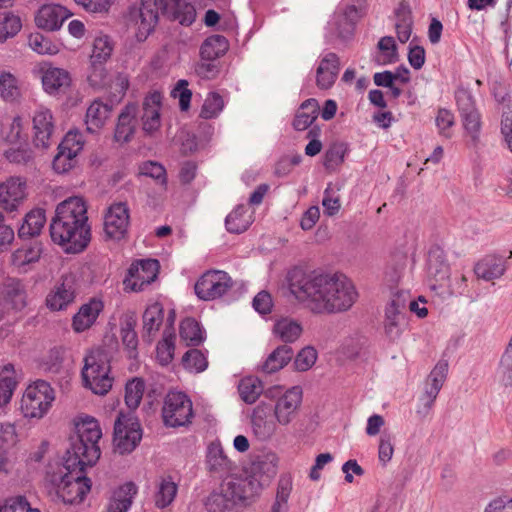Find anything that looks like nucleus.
Segmentation results:
<instances>
[{
    "label": "nucleus",
    "instance_id": "obj_1",
    "mask_svg": "<svg viewBox=\"0 0 512 512\" xmlns=\"http://www.w3.org/2000/svg\"><path fill=\"white\" fill-rule=\"evenodd\" d=\"M291 294L311 313L326 315L349 310L358 293L343 274H328L294 268L287 274Z\"/></svg>",
    "mask_w": 512,
    "mask_h": 512
},
{
    "label": "nucleus",
    "instance_id": "obj_2",
    "mask_svg": "<svg viewBox=\"0 0 512 512\" xmlns=\"http://www.w3.org/2000/svg\"><path fill=\"white\" fill-rule=\"evenodd\" d=\"M50 235L66 253H80L91 240L87 206L81 197H70L58 204L50 223Z\"/></svg>",
    "mask_w": 512,
    "mask_h": 512
},
{
    "label": "nucleus",
    "instance_id": "obj_3",
    "mask_svg": "<svg viewBox=\"0 0 512 512\" xmlns=\"http://www.w3.org/2000/svg\"><path fill=\"white\" fill-rule=\"evenodd\" d=\"M253 476L246 478H231L224 481L206 499L205 507L208 512H230L235 506L247 504L257 496L263 485L275 475L273 461L260 460L253 464Z\"/></svg>",
    "mask_w": 512,
    "mask_h": 512
},
{
    "label": "nucleus",
    "instance_id": "obj_4",
    "mask_svg": "<svg viewBox=\"0 0 512 512\" xmlns=\"http://www.w3.org/2000/svg\"><path fill=\"white\" fill-rule=\"evenodd\" d=\"M73 459L49 463L46 470V485L51 495L65 504H78L91 489V481L84 475L87 464L72 465Z\"/></svg>",
    "mask_w": 512,
    "mask_h": 512
},
{
    "label": "nucleus",
    "instance_id": "obj_5",
    "mask_svg": "<svg viewBox=\"0 0 512 512\" xmlns=\"http://www.w3.org/2000/svg\"><path fill=\"white\" fill-rule=\"evenodd\" d=\"M77 437L71 440L64 457L73 459L72 465L87 464L92 466L100 457L98 442L102 432L98 421L93 417L86 416L76 424Z\"/></svg>",
    "mask_w": 512,
    "mask_h": 512
},
{
    "label": "nucleus",
    "instance_id": "obj_6",
    "mask_svg": "<svg viewBox=\"0 0 512 512\" xmlns=\"http://www.w3.org/2000/svg\"><path fill=\"white\" fill-rule=\"evenodd\" d=\"M168 0H140L139 6H131L126 14L127 28L137 41L143 42L153 32L161 12L167 8Z\"/></svg>",
    "mask_w": 512,
    "mask_h": 512
},
{
    "label": "nucleus",
    "instance_id": "obj_7",
    "mask_svg": "<svg viewBox=\"0 0 512 512\" xmlns=\"http://www.w3.org/2000/svg\"><path fill=\"white\" fill-rule=\"evenodd\" d=\"M366 12V0H341L327 24V37L347 40L352 37L355 25Z\"/></svg>",
    "mask_w": 512,
    "mask_h": 512
},
{
    "label": "nucleus",
    "instance_id": "obj_8",
    "mask_svg": "<svg viewBox=\"0 0 512 512\" xmlns=\"http://www.w3.org/2000/svg\"><path fill=\"white\" fill-rule=\"evenodd\" d=\"M110 364L107 354L100 350H91L84 358L82 378L85 387L94 394L105 395L112 388Z\"/></svg>",
    "mask_w": 512,
    "mask_h": 512
},
{
    "label": "nucleus",
    "instance_id": "obj_9",
    "mask_svg": "<svg viewBox=\"0 0 512 512\" xmlns=\"http://www.w3.org/2000/svg\"><path fill=\"white\" fill-rule=\"evenodd\" d=\"M269 397L273 399V416L279 426H289L299 416L302 402L303 390L300 386H292L282 391L277 387L271 389Z\"/></svg>",
    "mask_w": 512,
    "mask_h": 512
},
{
    "label": "nucleus",
    "instance_id": "obj_10",
    "mask_svg": "<svg viewBox=\"0 0 512 512\" xmlns=\"http://www.w3.org/2000/svg\"><path fill=\"white\" fill-rule=\"evenodd\" d=\"M55 399L50 384L44 380H37L29 385L21 399V410L26 418L41 419L49 411Z\"/></svg>",
    "mask_w": 512,
    "mask_h": 512
},
{
    "label": "nucleus",
    "instance_id": "obj_11",
    "mask_svg": "<svg viewBox=\"0 0 512 512\" xmlns=\"http://www.w3.org/2000/svg\"><path fill=\"white\" fill-rule=\"evenodd\" d=\"M410 296L407 291L397 290L385 309L384 330L386 336L395 341L400 338L407 325L406 307Z\"/></svg>",
    "mask_w": 512,
    "mask_h": 512
},
{
    "label": "nucleus",
    "instance_id": "obj_12",
    "mask_svg": "<svg viewBox=\"0 0 512 512\" xmlns=\"http://www.w3.org/2000/svg\"><path fill=\"white\" fill-rule=\"evenodd\" d=\"M192 417V401L185 393L171 391L166 395L162 407V418L166 426H185L191 422Z\"/></svg>",
    "mask_w": 512,
    "mask_h": 512
},
{
    "label": "nucleus",
    "instance_id": "obj_13",
    "mask_svg": "<svg viewBox=\"0 0 512 512\" xmlns=\"http://www.w3.org/2000/svg\"><path fill=\"white\" fill-rule=\"evenodd\" d=\"M233 287V280L222 270H208L194 285L195 294L204 301H212L224 296Z\"/></svg>",
    "mask_w": 512,
    "mask_h": 512
},
{
    "label": "nucleus",
    "instance_id": "obj_14",
    "mask_svg": "<svg viewBox=\"0 0 512 512\" xmlns=\"http://www.w3.org/2000/svg\"><path fill=\"white\" fill-rule=\"evenodd\" d=\"M142 439L139 422L132 417L120 414L114 425V445L120 454L132 452Z\"/></svg>",
    "mask_w": 512,
    "mask_h": 512
},
{
    "label": "nucleus",
    "instance_id": "obj_15",
    "mask_svg": "<svg viewBox=\"0 0 512 512\" xmlns=\"http://www.w3.org/2000/svg\"><path fill=\"white\" fill-rule=\"evenodd\" d=\"M159 272V262L156 259L137 260L131 264L124 279L126 290L143 291L156 278Z\"/></svg>",
    "mask_w": 512,
    "mask_h": 512
},
{
    "label": "nucleus",
    "instance_id": "obj_16",
    "mask_svg": "<svg viewBox=\"0 0 512 512\" xmlns=\"http://www.w3.org/2000/svg\"><path fill=\"white\" fill-rule=\"evenodd\" d=\"M76 278L72 273L62 275L60 281L46 296V306L50 311L66 310L76 298Z\"/></svg>",
    "mask_w": 512,
    "mask_h": 512
},
{
    "label": "nucleus",
    "instance_id": "obj_17",
    "mask_svg": "<svg viewBox=\"0 0 512 512\" xmlns=\"http://www.w3.org/2000/svg\"><path fill=\"white\" fill-rule=\"evenodd\" d=\"M448 373L447 361H439L430 372L426 379L424 393L420 397L421 407L417 410L418 414L426 416L433 404L446 380Z\"/></svg>",
    "mask_w": 512,
    "mask_h": 512
},
{
    "label": "nucleus",
    "instance_id": "obj_18",
    "mask_svg": "<svg viewBox=\"0 0 512 512\" xmlns=\"http://www.w3.org/2000/svg\"><path fill=\"white\" fill-rule=\"evenodd\" d=\"M33 142L36 147L48 148L56 131L55 120L50 109L40 106L32 116Z\"/></svg>",
    "mask_w": 512,
    "mask_h": 512
},
{
    "label": "nucleus",
    "instance_id": "obj_19",
    "mask_svg": "<svg viewBox=\"0 0 512 512\" xmlns=\"http://www.w3.org/2000/svg\"><path fill=\"white\" fill-rule=\"evenodd\" d=\"M129 208L124 202L113 203L104 217V232L107 237L114 240L122 239L129 226Z\"/></svg>",
    "mask_w": 512,
    "mask_h": 512
},
{
    "label": "nucleus",
    "instance_id": "obj_20",
    "mask_svg": "<svg viewBox=\"0 0 512 512\" xmlns=\"http://www.w3.org/2000/svg\"><path fill=\"white\" fill-rule=\"evenodd\" d=\"M427 273L433 282L431 288L442 289L449 280L450 265L445 251L439 246H433L428 252Z\"/></svg>",
    "mask_w": 512,
    "mask_h": 512
},
{
    "label": "nucleus",
    "instance_id": "obj_21",
    "mask_svg": "<svg viewBox=\"0 0 512 512\" xmlns=\"http://www.w3.org/2000/svg\"><path fill=\"white\" fill-rule=\"evenodd\" d=\"M27 305L24 284L15 278H7L0 284V306L6 310L21 311Z\"/></svg>",
    "mask_w": 512,
    "mask_h": 512
},
{
    "label": "nucleus",
    "instance_id": "obj_22",
    "mask_svg": "<svg viewBox=\"0 0 512 512\" xmlns=\"http://www.w3.org/2000/svg\"><path fill=\"white\" fill-rule=\"evenodd\" d=\"M113 51V43L107 35H99L93 43V51L91 62L93 65V73L88 76L90 83L94 86L103 84L105 70L102 63L110 58Z\"/></svg>",
    "mask_w": 512,
    "mask_h": 512
},
{
    "label": "nucleus",
    "instance_id": "obj_23",
    "mask_svg": "<svg viewBox=\"0 0 512 512\" xmlns=\"http://www.w3.org/2000/svg\"><path fill=\"white\" fill-rule=\"evenodd\" d=\"M26 198V182L10 177L0 185V206L7 212L16 211Z\"/></svg>",
    "mask_w": 512,
    "mask_h": 512
},
{
    "label": "nucleus",
    "instance_id": "obj_24",
    "mask_svg": "<svg viewBox=\"0 0 512 512\" xmlns=\"http://www.w3.org/2000/svg\"><path fill=\"white\" fill-rule=\"evenodd\" d=\"M340 71L339 57L329 52L319 57V63L316 68V85L319 89L327 90L331 88Z\"/></svg>",
    "mask_w": 512,
    "mask_h": 512
},
{
    "label": "nucleus",
    "instance_id": "obj_25",
    "mask_svg": "<svg viewBox=\"0 0 512 512\" xmlns=\"http://www.w3.org/2000/svg\"><path fill=\"white\" fill-rule=\"evenodd\" d=\"M163 95L159 91L150 92L143 101L141 117L144 132L152 134L161 126L160 110Z\"/></svg>",
    "mask_w": 512,
    "mask_h": 512
},
{
    "label": "nucleus",
    "instance_id": "obj_26",
    "mask_svg": "<svg viewBox=\"0 0 512 512\" xmlns=\"http://www.w3.org/2000/svg\"><path fill=\"white\" fill-rule=\"evenodd\" d=\"M251 423L255 436L263 441L270 439L276 433L279 426L277 420L270 414V409L265 404H259L254 408Z\"/></svg>",
    "mask_w": 512,
    "mask_h": 512
},
{
    "label": "nucleus",
    "instance_id": "obj_27",
    "mask_svg": "<svg viewBox=\"0 0 512 512\" xmlns=\"http://www.w3.org/2000/svg\"><path fill=\"white\" fill-rule=\"evenodd\" d=\"M103 309V301L96 297L91 298L88 302L82 304L72 319V327L74 331L81 333L92 327Z\"/></svg>",
    "mask_w": 512,
    "mask_h": 512
},
{
    "label": "nucleus",
    "instance_id": "obj_28",
    "mask_svg": "<svg viewBox=\"0 0 512 512\" xmlns=\"http://www.w3.org/2000/svg\"><path fill=\"white\" fill-rule=\"evenodd\" d=\"M70 16L68 10L58 4H45L38 10L35 22L39 28L47 31L58 30L64 20Z\"/></svg>",
    "mask_w": 512,
    "mask_h": 512
},
{
    "label": "nucleus",
    "instance_id": "obj_29",
    "mask_svg": "<svg viewBox=\"0 0 512 512\" xmlns=\"http://www.w3.org/2000/svg\"><path fill=\"white\" fill-rule=\"evenodd\" d=\"M70 83L71 78L66 70L52 66L42 68V85L48 94L55 95L65 92Z\"/></svg>",
    "mask_w": 512,
    "mask_h": 512
},
{
    "label": "nucleus",
    "instance_id": "obj_30",
    "mask_svg": "<svg viewBox=\"0 0 512 512\" xmlns=\"http://www.w3.org/2000/svg\"><path fill=\"white\" fill-rule=\"evenodd\" d=\"M506 271L505 261L496 255H487L474 266L475 275L484 280L491 281L500 278Z\"/></svg>",
    "mask_w": 512,
    "mask_h": 512
},
{
    "label": "nucleus",
    "instance_id": "obj_31",
    "mask_svg": "<svg viewBox=\"0 0 512 512\" xmlns=\"http://www.w3.org/2000/svg\"><path fill=\"white\" fill-rule=\"evenodd\" d=\"M137 106L135 104H127L118 117L115 129V140L117 142H128L135 131Z\"/></svg>",
    "mask_w": 512,
    "mask_h": 512
},
{
    "label": "nucleus",
    "instance_id": "obj_32",
    "mask_svg": "<svg viewBox=\"0 0 512 512\" xmlns=\"http://www.w3.org/2000/svg\"><path fill=\"white\" fill-rule=\"evenodd\" d=\"M178 492V484L170 475L160 476L156 480L154 503L159 509L170 506L175 500Z\"/></svg>",
    "mask_w": 512,
    "mask_h": 512
},
{
    "label": "nucleus",
    "instance_id": "obj_33",
    "mask_svg": "<svg viewBox=\"0 0 512 512\" xmlns=\"http://www.w3.org/2000/svg\"><path fill=\"white\" fill-rule=\"evenodd\" d=\"M206 464L210 472L224 475L233 470V463L219 443H211L207 449Z\"/></svg>",
    "mask_w": 512,
    "mask_h": 512
},
{
    "label": "nucleus",
    "instance_id": "obj_34",
    "mask_svg": "<svg viewBox=\"0 0 512 512\" xmlns=\"http://www.w3.org/2000/svg\"><path fill=\"white\" fill-rule=\"evenodd\" d=\"M111 111V105L104 103L101 100H94L86 111L85 123L87 131L95 133L100 130L105 125Z\"/></svg>",
    "mask_w": 512,
    "mask_h": 512
},
{
    "label": "nucleus",
    "instance_id": "obj_35",
    "mask_svg": "<svg viewBox=\"0 0 512 512\" xmlns=\"http://www.w3.org/2000/svg\"><path fill=\"white\" fill-rule=\"evenodd\" d=\"M253 213L244 205H238L225 218V226L228 232L240 234L245 232L253 223Z\"/></svg>",
    "mask_w": 512,
    "mask_h": 512
},
{
    "label": "nucleus",
    "instance_id": "obj_36",
    "mask_svg": "<svg viewBox=\"0 0 512 512\" xmlns=\"http://www.w3.org/2000/svg\"><path fill=\"white\" fill-rule=\"evenodd\" d=\"M19 383L13 364L8 363L0 371V408L10 403Z\"/></svg>",
    "mask_w": 512,
    "mask_h": 512
},
{
    "label": "nucleus",
    "instance_id": "obj_37",
    "mask_svg": "<svg viewBox=\"0 0 512 512\" xmlns=\"http://www.w3.org/2000/svg\"><path fill=\"white\" fill-rule=\"evenodd\" d=\"M137 492L138 488L133 482L121 485L113 493L112 500L108 506V512H127Z\"/></svg>",
    "mask_w": 512,
    "mask_h": 512
},
{
    "label": "nucleus",
    "instance_id": "obj_38",
    "mask_svg": "<svg viewBox=\"0 0 512 512\" xmlns=\"http://www.w3.org/2000/svg\"><path fill=\"white\" fill-rule=\"evenodd\" d=\"M46 223L45 211L36 208L28 212L18 230V235L22 239H29L38 236Z\"/></svg>",
    "mask_w": 512,
    "mask_h": 512
},
{
    "label": "nucleus",
    "instance_id": "obj_39",
    "mask_svg": "<svg viewBox=\"0 0 512 512\" xmlns=\"http://www.w3.org/2000/svg\"><path fill=\"white\" fill-rule=\"evenodd\" d=\"M143 336L153 338L159 331L163 319L164 308L159 302H154L147 306L143 313Z\"/></svg>",
    "mask_w": 512,
    "mask_h": 512
},
{
    "label": "nucleus",
    "instance_id": "obj_40",
    "mask_svg": "<svg viewBox=\"0 0 512 512\" xmlns=\"http://www.w3.org/2000/svg\"><path fill=\"white\" fill-rule=\"evenodd\" d=\"M302 325L289 317H283L277 320L273 326V334L284 343L295 342L302 334Z\"/></svg>",
    "mask_w": 512,
    "mask_h": 512
},
{
    "label": "nucleus",
    "instance_id": "obj_41",
    "mask_svg": "<svg viewBox=\"0 0 512 512\" xmlns=\"http://www.w3.org/2000/svg\"><path fill=\"white\" fill-rule=\"evenodd\" d=\"M229 49L228 40L219 34L207 37L200 47V56L203 60L213 61L222 57Z\"/></svg>",
    "mask_w": 512,
    "mask_h": 512
},
{
    "label": "nucleus",
    "instance_id": "obj_42",
    "mask_svg": "<svg viewBox=\"0 0 512 512\" xmlns=\"http://www.w3.org/2000/svg\"><path fill=\"white\" fill-rule=\"evenodd\" d=\"M319 114V104L316 99L310 98L304 101L299 107L293 120V127L297 131H304L309 128Z\"/></svg>",
    "mask_w": 512,
    "mask_h": 512
},
{
    "label": "nucleus",
    "instance_id": "obj_43",
    "mask_svg": "<svg viewBox=\"0 0 512 512\" xmlns=\"http://www.w3.org/2000/svg\"><path fill=\"white\" fill-rule=\"evenodd\" d=\"M292 357V348L288 345H281L266 358L262 365V371L267 374L275 373L284 368L290 362Z\"/></svg>",
    "mask_w": 512,
    "mask_h": 512
},
{
    "label": "nucleus",
    "instance_id": "obj_44",
    "mask_svg": "<svg viewBox=\"0 0 512 512\" xmlns=\"http://www.w3.org/2000/svg\"><path fill=\"white\" fill-rule=\"evenodd\" d=\"M180 337L188 346H198L204 341V331L194 318H186L180 324Z\"/></svg>",
    "mask_w": 512,
    "mask_h": 512
},
{
    "label": "nucleus",
    "instance_id": "obj_45",
    "mask_svg": "<svg viewBox=\"0 0 512 512\" xmlns=\"http://www.w3.org/2000/svg\"><path fill=\"white\" fill-rule=\"evenodd\" d=\"M379 54L375 57V62L379 65L395 63L398 60L396 43L393 37H382L377 45Z\"/></svg>",
    "mask_w": 512,
    "mask_h": 512
},
{
    "label": "nucleus",
    "instance_id": "obj_46",
    "mask_svg": "<svg viewBox=\"0 0 512 512\" xmlns=\"http://www.w3.org/2000/svg\"><path fill=\"white\" fill-rule=\"evenodd\" d=\"M241 399L247 404H253L263 391L260 380L254 377L243 378L238 386Z\"/></svg>",
    "mask_w": 512,
    "mask_h": 512
},
{
    "label": "nucleus",
    "instance_id": "obj_47",
    "mask_svg": "<svg viewBox=\"0 0 512 512\" xmlns=\"http://www.w3.org/2000/svg\"><path fill=\"white\" fill-rule=\"evenodd\" d=\"M145 390L144 381L140 378H133L128 381L125 387V403L129 409L135 410L141 403Z\"/></svg>",
    "mask_w": 512,
    "mask_h": 512
},
{
    "label": "nucleus",
    "instance_id": "obj_48",
    "mask_svg": "<svg viewBox=\"0 0 512 512\" xmlns=\"http://www.w3.org/2000/svg\"><path fill=\"white\" fill-rule=\"evenodd\" d=\"M135 325V320L133 318H129L122 323L120 329L122 343L128 349L130 357H135L138 346V337L135 331Z\"/></svg>",
    "mask_w": 512,
    "mask_h": 512
},
{
    "label": "nucleus",
    "instance_id": "obj_49",
    "mask_svg": "<svg viewBox=\"0 0 512 512\" xmlns=\"http://www.w3.org/2000/svg\"><path fill=\"white\" fill-rule=\"evenodd\" d=\"M340 188L332 183H328L326 189L324 190V195L322 199V206L324 208V213L327 216H334L340 210V196L338 194Z\"/></svg>",
    "mask_w": 512,
    "mask_h": 512
},
{
    "label": "nucleus",
    "instance_id": "obj_50",
    "mask_svg": "<svg viewBox=\"0 0 512 512\" xmlns=\"http://www.w3.org/2000/svg\"><path fill=\"white\" fill-rule=\"evenodd\" d=\"M435 124L440 136L447 139L451 138L453 135L452 128L455 124L454 114L446 108H439L435 116Z\"/></svg>",
    "mask_w": 512,
    "mask_h": 512
},
{
    "label": "nucleus",
    "instance_id": "obj_51",
    "mask_svg": "<svg viewBox=\"0 0 512 512\" xmlns=\"http://www.w3.org/2000/svg\"><path fill=\"white\" fill-rule=\"evenodd\" d=\"M183 366L194 372H203L207 366L208 361L206 355L197 349L188 350L182 358Z\"/></svg>",
    "mask_w": 512,
    "mask_h": 512
},
{
    "label": "nucleus",
    "instance_id": "obj_52",
    "mask_svg": "<svg viewBox=\"0 0 512 512\" xmlns=\"http://www.w3.org/2000/svg\"><path fill=\"white\" fill-rule=\"evenodd\" d=\"M21 29V20L13 14L0 15V42L15 36Z\"/></svg>",
    "mask_w": 512,
    "mask_h": 512
},
{
    "label": "nucleus",
    "instance_id": "obj_53",
    "mask_svg": "<svg viewBox=\"0 0 512 512\" xmlns=\"http://www.w3.org/2000/svg\"><path fill=\"white\" fill-rule=\"evenodd\" d=\"M174 338L175 336L172 333L165 331L162 341L157 344L156 354L161 365H167L173 359L175 349Z\"/></svg>",
    "mask_w": 512,
    "mask_h": 512
},
{
    "label": "nucleus",
    "instance_id": "obj_54",
    "mask_svg": "<svg viewBox=\"0 0 512 512\" xmlns=\"http://www.w3.org/2000/svg\"><path fill=\"white\" fill-rule=\"evenodd\" d=\"M84 146V137L81 132L77 130H70L62 142L59 144L58 149L78 155Z\"/></svg>",
    "mask_w": 512,
    "mask_h": 512
},
{
    "label": "nucleus",
    "instance_id": "obj_55",
    "mask_svg": "<svg viewBox=\"0 0 512 512\" xmlns=\"http://www.w3.org/2000/svg\"><path fill=\"white\" fill-rule=\"evenodd\" d=\"M19 96V88L15 77L10 73L0 74V97L6 101H14Z\"/></svg>",
    "mask_w": 512,
    "mask_h": 512
},
{
    "label": "nucleus",
    "instance_id": "obj_56",
    "mask_svg": "<svg viewBox=\"0 0 512 512\" xmlns=\"http://www.w3.org/2000/svg\"><path fill=\"white\" fill-rule=\"evenodd\" d=\"M224 102L218 93H210L205 99L200 116L204 119L216 117L223 109Z\"/></svg>",
    "mask_w": 512,
    "mask_h": 512
},
{
    "label": "nucleus",
    "instance_id": "obj_57",
    "mask_svg": "<svg viewBox=\"0 0 512 512\" xmlns=\"http://www.w3.org/2000/svg\"><path fill=\"white\" fill-rule=\"evenodd\" d=\"M497 372L506 386H512V343L510 342L500 359Z\"/></svg>",
    "mask_w": 512,
    "mask_h": 512
},
{
    "label": "nucleus",
    "instance_id": "obj_58",
    "mask_svg": "<svg viewBox=\"0 0 512 512\" xmlns=\"http://www.w3.org/2000/svg\"><path fill=\"white\" fill-rule=\"evenodd\" d=\"M463 126L470 135L473 144L479 140V132L481 127L480 115L477 110L461 114Z\"/></svg>",
    "mask_w": 512,
    "mask_h": 512
},
{
    "label": "nucleus",
    "instance_id": "obj_59",
    "mask_svg": "<svg viewBox=\"0 0 512 512\" xmlns=\"http://www.w3.org/2000/svg\"><path fill=\"white\" fill-rule=\"evenodd\" d=\"M18 442V434L14 424L0 422V450H7L14 447Z\"/></svg>",
    "mask_w": 512,
    "mask_h": 512
},
{
    "label": "nucleus",
    "instance_id": "obj_60",
    "mask_svg": "<svg viewBox=\"0 0 512 512\" xmlns=\"http://www.w3.org/2000/svg\"><path fill=\"white\" fill-rule=\"evenodd\" d=\"M4 156L10 163L26 164L32 159V151L27 145H19L5 150Z\"/></svg>",
    "mask_w": 512,
    "mask_h": 512
},
{
    "label": "nucleus",
    "instance_id": "obj_61",
    "mask_svg": "<svg viewBox=\"0 0 512 512\" xmlns=\"http://www.w3.org/2000/svg\"><path fill=\"white\" fill-rule=\"evenodd\" d=\"M446 292L450 296H461L465 295L468 291V280L463 273H456L452 278L449 276V280L444 285Z\"/></svg>",
    "mask_w": 512,
    "mask_h": 512
},
{
    "label": "nucleus",
    "instance_id": "obj_62",
    "mask_svg": "<svg viewBox=\"0 0 512 512\" xmlns=\"http://www.w3.org/2000/svg\"><path fill=\"white\" fill-rule=\"evenodd\" d=\"M0 512H40L38 509L31 508L30 504L23 496H17L7 499L0 506Z\"/></svg>",
    "mask_w": 512,
    "mask_h": 512
},
{
    "label": "nucleus",
    "instance_id": "obj_63",
    "mask_svg": "<svg viewBox=\"0 0 512 512\" xmlns=\"http://www.w3.org/2000/svg\"><path fill=\"white\" fill-rule=\"evenodd\" d=\"M317 352L313 347L303 348L296 356L294 365L298 371H307L316 362Z\"/></svg>",
    "mask_w": 512,
    "mask_h": 512
},
{
    "label": "nucleus",
    "instance_id": "obj_64",
    "mask_svg": "<svg viewBox=\"0 0 512 512\" xmlns=\"http://www.w3.org/2000/svg\"><path fill=\"white\" fill-rule=\"evenodd\" d=\"M140 174L151 177L159 181L162 185L166 184V170L165 168L153 161L144 162L139 168Z\"/></svg>",
    "mask_w": 512,
    "mask_h": 512
}]
</instances>
